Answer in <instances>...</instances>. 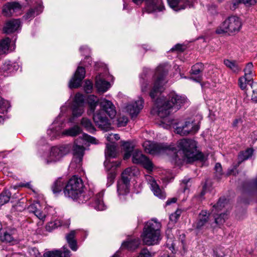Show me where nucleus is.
Instances as JSON below:
<instances>
[{
  "instance_id": "nucleus-50",
  "label": "nucleus",
  "mask_w": 257,
  "mask_h": 257,
  "mask_svg": "<svg viewBox=\"0 0 257 257\" xmlns=\"http://www.w3.org/2000/svg\"><path fill=\"white\" fill-rule=\"evenodd\" d=\"M84 96L82 94L78 93L76 94L75 96L74 104L84 105Z\"/></svg>"
},
{
  "instance_id": "nucleus-54",
  "label": "nucleus",
  "mask_w": 257,
  "mask_h": 257,
  "mask_svg": "<svg viewBox=\"0 0 257 257\" xmlns=\"http://www.w3.org/2000/svg\"><path fill=\"white\" fill-rule=\"evenodd\" d=\"M93 85L91 82L89 80H86L84 85V89L86 93H89L91 92Z\"/></svg>"
},
{
  "instance_id": "nucleus-8",
  "label": "nucleus",
  "mask_w": 257,
  "mask_h": 257,
  "mask_svg": "<svg viewBox=\"0 0 257 257\" xmlns=\"http://www.w3.org/2000/svg\"><path fill=\"white\" fill-rule=\"evenodd\" d=\"M69 150L68 145L52 147L49 156L45 160L46 163L49 164L59 161L69 153Z\"/></svg>"
},
{
  "instance_id": "nucleus-52",
  "label": "nucleus",
  "mask_w": 257,
  "mask_h": 257,
  "mask_svg": "<svg viewBox=\"0 0 257 257\" xmlns=\"http://www.w3.org/2000/svg\"><path fill=\"white\" fill-rule=\"evenodd\" d=\"M115 177V173L114 171H110L108 173L107 183V185L108 186H110L113 183Z\"/></svg>"
},
{
  "instance_id": "nucleus-15",
  "label": "nucleus",
  "mask_w": 257,
  "mask_h": 257,
  "mask_svg": "<svg viewBox=\"0 0 257 257\" xmlns=\"http://www.w3.org/2000/svg\"><path fill=\"white\" fill-rule=\"evenodd\" d=\"M99 104L102 111L107 114L109 116L112 118L116 113L114 105L109 100L105 98L101 99L99 102Z\"/></svg>"
},
{
  "instance_id": "nucleus-12",
  "label": "nucleus",
  "mask_w": 257,
  "mask_h": 257,
  "mask_svg": "<svg viewBox=\"0 0 257 257\" xmlns=\"http://www.w3.org/2000/svg\"><path fill=\"white\" fill-rule=\"evenodd\" d=\"M199 129L198 124H194L193 121H187L181 126L176 127V132L181 136H186L190 133H195Z\"/></svg>"
},
{
  "instance_id": "nucleus-42",
  "label": "nucleus",
  "mask_w": 257,
  "mask_h": 257,
  "mask_svg": "<svg viewBox=\"0 0 257 257\" xmlns=\"http://www.w3.org/2000/svg\"><path fill=\"white\" fill-rule=\"evenodd\" d=\"M81 132V128L79 126L75 125L68 130H66L63 134L69 136L75 137L80 134Z\"/></svg>"
},
{
  "instance_id": "nucleus-13",
  "label": "nucleus",
  "mask_w": 257,
  "mask_h": 257,
  "mask_svg": "<svg viewBox=\"0 0 257 257\" xmlns=\"http://www.w3.org/2000/svg\"><path fill=\"white\" fill-rule=\"evenodd\" d=\"M85 76V70L81 66L78 67L73 77L70 80L69 87L70 88L79 87Z\"/></svg>"
},
{
  "instance_id": "nucleus-61",
  "label": "nucleus",
  "mask_w": 257,
  "mask_h": 257,
  "mask_svg": "<svg viewBox=\"0 0 257 257\" xmlns=\"http://www.w3.org/2000/svg\"><path fill=\"white\" fill-rule=\"evenodd\" d=\"M84 137L86 141H87L88 142H89L92 144H97V140H96V139L95 138L90 136L87 134H84Z\"/></svg>"
},
{
  "instance_id": "nucleus-9",
  "label": "nucleus",
  "mask_w": 257,
  "mask_h": 257,
  "mask_svg": "<svg viewBox=\"0 0 257 257\" xmlns=\"http://www.w3.org/2000/svg\"><path fill=\"white\" fill-rule=\"evenodd\" d=\"M132 161L135 164L141 165L148 171L153 170V164L152 162L148 158L138 150H135L134 152Z\"/></svg>"
},
{
  "instance_id": "nucleus-38",
  "label": "nucleus",
  "mask_w": 257,
  "mask_h": 257,
  "mask_svg": "<svg viewBox=\"0 0 257 257\" xmlns=\"http://www.w3.org/2000/svg\"><path fill=\"white\" fill-rule=\"evenodd\" d=\"M121 162L120 161H112L110 162L109 159H106L104 162V165L106 170L107 171H114L115 169L120 165Z\"/></svg>"
},
{
  "instance_id": "nucleus-4",
  "label": "nucleus",
  "mask_w": 257,
  "mask_h": 257,
  "mask_svg": "<svg viewBox=\"0 0 257 257\" xmlns=\"http://www.w3.org/2000/svg\"><path fill=\"white\" fill-rule=\"evenodd\" d=\"M178 147L181 150L188 163L202 160L203 155L197 150L196 142L191 139H184L178 142Z\"/></svg>"
},
{
  "instance_id": "nucleus-62",
  "label": "nucleus",
  "mask_w": 257,
  "mask_h": 257,
  "mask_svg": "<svg viewBox=\"0 0 257 257\" xmlns=\"http://www.w3.org/2000/svg\"><path fill=\"white\" fill-rule=\"evenodd\" d=\"M39 219L43 220L46 217V214L41 211L39 209L34 214Z\"/></svg>"
},
{
  "instance_id": "nucleus-43",
  "label": "nucleus",
  "mask_w": 257,
  "mask_h": 257,
  "mask_svg": "<svg viewBox=\"0 0 257 257\" xmlns=\"http://www.w3.org/2000/svg\"><path fill=\"white\" fill-rule=\"evenodd\" d=\"M248 84L252 88L253 86V81H249L248 77L242 76L238 79V85L242 90L246 89L247 85Z\"/></svg>"
},
{
  "instance_id": "nucleus-27",
  "label": "nucleus",
  "mask_w": 257,
  "mask_h": 257,
  "mask_svg": "<svg viewBox=\"0 0 257 257\" xmlns=\"http://www.w3.org/2000/svg\"><path fill=\"white\" fill-rule=\"evenodd\" d=\"M87 101L89 107L87 113L90 115L91 113H93L96 107L98 104L99 100L96 96L94 95H90L87 97Z\"/></svg>"
},
{
  "instance_id": "nucleus-6",
  "label": "nucleus",
  "mask_w": 257,
  "mask_h": 257,
  "mask_svg": "<svg viewBox=\"0 0 257 257\" xmlns=\"http://www.w3.org/2000/svg\"><path fill=\"white\" fill-rule=\"evenodd\" d=\"M242 27L240 19L236 16L227 17L216 29L217 34H228L229 35L238 33Z\"/></svg>"
},
{
  "instance_id": "nucleus-17",
  "label": "nucleus",
  "mask_w": 257,
  "mask_h": 257,
  "mask_svg": "<svg viewBox=\"0 0 257 257\" xmlns=\"http://www.w3.org/2000/svg\"><path fill=\"white\" fill-rule=\"evenodd\" d=\"M146 12L152 13L156 11H162L164 9L162 2L159 0H147Z\"/></svg>"
},
{
  "instance_id": "nucleus-21",
  "label": "nucleus",
  "mask_w": 257,
  "mask_h": 257,
  "mask_svg": "<svg viewBox=\"0 0 257 257\" xmlns=\"http://www.w3.org/2000/svg\"><path fill=\"white\" fill-rule=\"evenodd\" d=\"M95 86L99 91L105 92L109 88L110 84L100 75L96 76Z\"/></svg>"
},
{
  "instance_id": "nucleus-44",
  "label": "nucleus",
  "mask_w": 257,
  "mask_h": 257,
  "mask_svg": "<svg viewBox=\"0 0 257 257\" xmlns=\"http://www.w3.org/2000/svg\"><path fill=\"white\" fill-rule=\"evenodd\" d=\"M225 203L226 199L225 198H220L216 204L213 205L211 213H213L214 211L218 212L221 211L225 207Z\"/></svg>"
},
{
  "instance_id": "nucleus-40",
  "label": "nucleus",
  "mask_w": 257,
  "mask_h": 257,
  "mask_svg": "<svg viewBox=\"0 0 257 257\" xmlns=\"http://www.w3.org/2000/svg\"><path fill=\"white\" fill-rule=\"evenodd\" d=\"M253 150L251 148H248L244 151L240 152L238 156L239 161L240 163L250 158L253 154Z\"/></svg>"
},
{
  "instance_id": "nucleus-1",
  "label": "nucleus",
  "mask_w": 257,
  "mask_h": 257,
  "mask_svg": "<svg viewBox=\"0 0 257 257\" xmlns=\"http://www.w3.org/2000/svg\"><path fill=\"white\" fill-rule=\"evenodd\" d=\"M187 101L185 96L179 95L175 93H170L168 99L161 101L160 99L156 100L158 107V114L162 118L160 125L166 129L177 124L175 120L168 117L173 111L179 110Z\"/></svg>"
},
{
  "instance_id": "nucleus-64",
  "label": "nucleus",
  "mask_w": 257,
  "mask_h": 257,
  "mask_svg": "<svg viewBox=\"0 0 257 257\" xmlns=\"http://www.w3.org/2000/svg\"><path fill=\"white\" fill-rule=\"evenodd\" d=\"M149 84L148 82H145L144 80H143L141 82V89L142 91L143 92H146L148 91V87Z\"/></svg>"
},
{
  "instance_id": "nucleus-23",
  "label": "nucleus",
  "mask_w": 257,
  "mask_h": 257,
  "mask_svg": "<svg viewBox=\"0 0 257 257\" xmlns=\"http://www.w3.org/2000/svg\"><path fill=\"white\" fill-rule=\"evenodd\" d=\"M150 184L151 189L155 196L161 199L165 198V194L160 188L159 186L157 184L156 181L151 177L150 179Z\"/></svg>"
},
{
  "instance_id": "nucleus-28",
  "label": "nucleus",
  "mask_w": 257,
  "mask_h": 257,
  "mask_svg": "<svg viewBox=\"0 0 257 257\" xmlns=\"http://www.w3.org/2000/svg\"><path fill=\"white\" fill-rule=\"evenodd\" d=\"M211 213L214 219V223L218 226L223 225L225 220L228 218V215L226 212L218 214V212L214 211Z\"/></svg>"
},
{
  "instance_id": "nucleus-14",
  "label": "nucleus",
  "mask_w": 257,
  "mask_h": 257,
  "mask_svg": "<svg viewBox=\"0 0 257 257\" xmlns=\"http://www.w3.org/2000/svg\"><path fill=\"white\" fill-rule=\"evenodd\" d=\"M22 6L18 2H13L7 3L5 4L3 9L4 15L7 17H10L16 13L20 12Z\"/></svg>"
},
{
  "instance_id": "nucleus-36",
  "label": "nucleus",
  "mask_w": 257,
  "mask_h": 257,
  "mask_svg": "<svg viewBox=\"0 0 257 257\" xmlns=\"http://www.w3.org/2000/svg\"><path fill=\"white\" fill-rule=\"evenodd\" d=\"M11 40L7 38L0 41V55L6 54L9 52Z\"/></svg>"
},
{
  "instance_id": "nucleus-45",
  "label": "nucleus",
  "mask_w": 257,
  "mask_h": 257,
  "mask_svg": "<svg viewBox=\"0 0 257 257\" xmlns=\"http://www.w3.org/2000/svg\"><path fill=\"white\" fill-rule=\"evenodd\" d=\"M0 240L3 242H11L14 240V237L8 231L1 230L0 231Z\"/></svg>"
},
{
  "instance_id": "nucleus-11",
  "label": "nucleus",
  "mask_w": 257,
  "mask_h": 257,
  "mask_svg": "<svg viewBox=\"0 0 257 257\" xmlns=\"http://www.w3.org/2000/svg\"><path fill=\"white\" fill-rule=\"evenodd\" d=\"M93 121L98 127L107 131L110 126L109 120L102 110H98L93 114Z\"/></svg>"
},
{
  "instance_id": "nucleus-7",
  "label": "nucleus",
  "mask_w": 257,
  "mask_h": 257,
  "mask_svg": "<svg viewBox=\"0 0 257 257\" xmlns=\"http://www.w3.org/2000/svg\"><path fill=\"white\" fill-rule=\"evenodd\" d=\"M168 71V65L166 64L160 65L156 69L155 74V81L154 86L150 92V96L154 99L158 94L162 91L165 82L164 76Z\"/></svg>"
},
{
  "instance_id": "nucleus-63",
  "label": "nucleus",
  "mask_w": 257,
  "mask_h": 257,
  "mask_svg": "<svg viewBox=\"0 0 257 257\" xmlns=\"http://www.w3.org/2000/svg\"><path fill=\"white\" fill-rule=\"evenodd\" d=\"M28 210L30 212L35 214L39 210V208L37 207V205L33 204L28 207Z\"/></svg>"
},
{
  "instance_id": "nucleus-24",
  "label": "nucleus",
  "mask_w": 257,
  "mask_h": 257,
  "mask_svg": "<svg viewBox=\"0 0 257 257\" xmlns=\"http://www.w3.org/2000/svg\"><path fill=\"white\" fill-rule=\"evenodd\" d=\"M76 231L72 230L66 235V239L70 248L76 251L77 249V241L75 239Z\"/></svg>"
},
{
  "instance_id": "nucleus-55",
  "label": "nucleus",
  "mask_w": 257,
  "mask_h": 257,
  "mask_svg": "<svg viewBox=\"0 0 257 257\" xmlns=\"http://www.w3.org/2000/svg\"><path fill=\"white\" fill-rule=\"evenodd\" d=\"M56 123V122L55 121L53 124L54 126L52 127L50 130L48 131V134L50 136H52V138L55 137L56 135L59 134L58 131L60 130V128L56 129L54 128V125Z\"/></svg>"
},
{
  "instance_id": "nucleus-37",
  "label": "nucleus",
  "mask_w": 257,
  "mask_h": 257,
  "mask_svg": "<svg viewBox=\"0 0 257 257\" xmlns=\"http://www.w3.org/2000/svg\"><path fill=\"white\" fill-rule=\"evenodd\" d=\"M65 183L61 179H58L54 182L52 186V190L54 194L57 195L64 189Z\"/></svg>"
},
{
  "instance_id": "nucleus-39",
  "label": "nucleus",
  "mask_w": 257,
  "mask_h": 257,
  "mask_svg": "<svg viewBox=\"0 0 257 257\" xmlns=\"http://www.w3.org/2000/svg\"><path fill=\"white\" fill-rule=\"evenodd\" d=\"M84 112V105L74 104L72 109L73 118H70L69 121H73L74 117H77L81 116Z\"/></svg>"
},
{
  "instance_id": "nucleus-57",
  "label": "nucleus",
  "mask_w": 257,
  "mask_h": 257,
  "mask_svg": "<svg viewBox=\"0 0 257 257\" xmlns=\"http://www.w3.org/2000/svg\"><path fill=\"white\" fill-rule=\"evenodd\" d=\"M252 89V94L251 95V100L257 103V83L254 84Z\"/></svg>"
},
{
  "instance_id": "nucleus-34",
  "label": "nucleus",
  "mask_w": 257,
  "mask_h": 257,
  "mask_svg": "<svg viewBox=\"0 0 257 257\" xmlns=\"http://www.w3.org/2000/svg\"><path fill=\"white\" fill-rule=\"evenodd\" d=\"M253 70V66L251 62L247 63L245 68L243 69V72L244 73L243 76L244 77H248L249 81H252L253 80V77L254 75Z\"/></svg>"
},
{
  "instance_id": "nucleus-41",
  "label": "nucleus",
  "mask_w": 257,
  "mask_h": 257,
  "mask_svg": "<svg viewBox=\"0 0 257 257\" xmlns=\"http://www.w3.org/2000/svg\"><path fill=\"white\" fill-rule=\"evenodd\" d=\"M11 195L9 190L6 189L0 194V207L9 201Z\"/></svg>"
},
{
  "instance_id": "nucleus-10",
  "label": "nucleus",
  "mask_w": 257,
  "mask_h": 257,
  "mask_svg": "<svg viewBox=\"0 0 257 257\" xmlns=\"http://www.w3.org/2000/svg\"><path fill=\"white\" fill-rule=\"evenodd\" d=\"M85 148L83 146L74 144L72 147L73 159L70 165L74 167L81 166L84 155Z\"/></svg>"
},
{
  "instance_id": "nucleus-20",
  "label": "nucleus",
  "mask_w": 257,
  "mask_h": 257,
  "mask_svg": "<svg viewBox=\"0 0 257 257\" xmlns=\"http://www.w3.org/2000/svg\"><path fill=\"white\" fill-rule=\"evenodd\" d=\"M209 216L210 213L207 210H202L198 215V219L196 222V228L201 229L209 221Z\"/></svg>"
},
{
  "instance_id": "nucleus-49",
  "label": "nucleus",
  "mask_w": 257,
  "mask_h": 257,
  "mask_svg": "<svg viewBox=\"0 0 257 257\" xmlns=\"http://www.w3.org/2000/svg\"><path fill=\"white\" fill-rule=\"evenodd\" d=\"M25 201L26 200L24 199L20 200L14 206H13L14 209L19 212H21L25 210L27 207Z\"/></svg>"
},
{
  "instance_id": "nucleus-26",
  "label": "nucleus",
  "mask_w": 257,
  "mask_h": 257,
  "mask_svg": "<svg viewBox=\"0 0 257 257\" xmlns=\"http://www.w3.org/2000/svg\"><path fill=\"white\" fill-rule=\"evenodd\" d=\"M130 182H126L121 179L117 183V193L118 195H125L129 192Z\"/></svg>"
},
{
  "instance_id": "nucleus-53",
  "label": "nucleus",
  "mask_w": 257,
  "mask_h": 257,
  "mask_svg": "<svg viewBox=\"0 0 257 257\" xmlns=\"http://www.w3.org/2000/svg\"><path fill=\"white\" fill-rule=\"evenodd\" d=\"M214 169L215 171V175L218 178H220L222 174V167L220 163H216L215 164Z\"/></svg>"
},
{
  "instance_id": "nucleus-56",
  "label": "nucleus",
  "mask_w": 257,
  "mask_h": 257,
  "mask_svg": "<svg viewBox=\"0 0 257 257\" xmlns=\"http://www.w3.org/2000/svg\"><path fill=\"white\" fill-rule=\"evenodd\" d=\"M36 15L35 11L33 9H30L26 14L24 16L25 20L32 19L34 18Z\"/></svg>"
},
{
  "instance_id": "nucleus-48",
  "label": "nucleus",
  "mask_w": 257,
  "mask_h": 257,
  "mask_svg": "<svg viewBox=\"0 0 257 257\" xmlns=\"http://www.w3.org/2000/svg\"><path fill=\"white\" fill-rule=\"evenodd\" d=\"M204 69V65L202 63H198L193 65L191 69V74L197 75L200 74Z\"/></svg>"
},
{
  "instance_id": "nucleus-25",
  "label": "nucleus",
  "mask_w": 257,
  "mask_h": 257,
  "mask_svg": "<svg viewBox=\"0 0 257 257\" xmlns=\"http://www.w3.org/2000/svg\"><path fill=\"white\" fill-rule=\"evenodd\" d=\"M138 172V170L136 167L127 168L122 173L121 179L126 182H130L131 177L136 175Z\"/></svg>"
},
{
  "instance_id": "nucleus-58",
  "label": "nucleus",
  "mask_w": 257,
  "mask_h": 257,
  "mask_svg": "<svg viewBox=\"0 0 257 257\" xmlns=\"http://www.w3.org/2000/svg\"><path fill=\"white\" fill-rule=\"evenodd\" d=\"M240 164V162H238L237 164L235 165H234L232 167V168L228 169L227 173V175H236V174L237 173L236 168Z\"/></svg>"
},
{
  "instance_id": "nucleus-18",
  "label": "nucleus",
  "mask_w": 257,
  "mask_h": 257,
  "mask_svg": "<svg viewBox=\"0 0 257 257\" xmlns=\"http://www.w3.org/2000/svg\"><path fill=\"white\" fill-rule=\"evenodd\" d=\"M171 8L175 11L184 10L188 7H190L189 0H167Z\"/></svg>"
},
{
  "instance_id": "nucleus-5",
  "label": "nucleus",
  "mask_w": 257,
  "mask_h": 257,
  "mask_svg": "<svg viewBox=\"0 0 257 257\" xmlns=\"http://www.w3.org/2000/svg\"><path fill=\"white\" fill-rule=\"evenodd\" d=\"M143 147L146 152L150 154H165L175 160L177 157V149L174 145L154 143L150 141H146L143 144Z\"/></svg>"
},
{
  "instance_id": "nucleus-59",
  "label": "nucleus",
  "mask_w": 257,
  "mask_h": 257,
  "mask_svg": "<svg viewBox=\"0 0 257 257\" xmlns=\"http://www.w3.org/2000/svg\"><path fill=\"white\" fill-rule=\"evenodd\" d=\"M138 257H151V254L147 248L143 249Z\"/></svg>"
},
{
  "instance_id": "nucleus-30",
  "label": "nucleus",
  "mask_w": 257,
  "mask_h": 257,
  "mask_svg": "<svg viewBox=\"0 0 257 257\" xmlns=\"http://www.w3.org/2000/svg\"><path fill=\"white\" fill-rule=\"evenodd\" d=\"M122 147L124 151L123 159L127 160L130 158L132 155V153L134 151V145L131 142H125L123 143Z\"/></svg>"
},
{
  "instance_id": "nucleus-22",
  "label": "nucleus",
  "mask_w": 257,
  "mask_h": 257,
  "mask_svg": "<svg viewBox=\"0 0 257 257\" xmlns=\"http://www.w3.org/2000/svg\"><path fill=\"white\" fill-rule=\"evenodd\" d=\"M44 257H70V251L68 249H65L61 252L59 250H54L52 251H48L44 253Z\"/></svg>"
},
{
  "instance_id": "nucleus-3",
  "label": "nucleus",
  "mask_w": 257,
  "mask_h": 257,
  "mask_svg": "<svg viewBox=\"0 0 257 257\" xmlns=\"http://www.w3.org/2000/svg\"><path fill=\"white\" fill-rule=\"evenodd\" d=\"M83 183L82 179L76 176H73L65 186L64 194L65 197L73 200L79 199L82 203L88 199L83 194Z\"/></svg>"
},
{
  "instance_id": "nucleus-33",
  "label": "nucleus",
  "mask_w": 257,
  "mask_h": 257,
  "mask_svg": "<svg viewBox=\"0 0 257 257\" xmlns=\"http://www.w3.org/2000/svg\"><path fill=\"white\" fill-rule=\"evenodd\" d=\"M140 244V240L139 239H132L122 244V247L126 248L128 249L133 250L138 247Z\"/></svg>"
},
{
  "instance_id": "nucleus-46",
  "label": "nucleus",
  "mask_w": 257,
  "mask_h": 257,
  "mask_svg": "<svg viewBox=\"0 0 257 257\" xmlns=\"http://www.w3.org/2000/svg\"><path fill=\"white\" fill-rule=\"evenodd\" d=\"M10 107V104L8 101L5 100L0 96V113H4L8 111Z\"/></svg>"
},
{
  "instance_id": "nucleus-16",
  "label": "nucleus",
  "mask_w": 257,
  "mask_h": 257,
  "mask_svg": "<svg viewBox=\"0 0 257 257\" xmlns=\"http://www.w3.org/2000/svg\"><path fill=\"white\" fill-rule=\"evenodd\" d=\"M143 99L142 98H139L137 101L127 105L126 110L132 117L137 116L140 110L143 108Z\"/></svg>"
},
{
  "instance_id": "nucleus-32",
  "label": "nucleus",
  "mask_w": 257,
  "mask_h": 257,
  "mask_svg": "<svg viewBox=\"0 0 257 257\" xmlns=\"http://www.w3.org/2000/svg\"><path fill=\"white\" fill-rule=\"evenodd\" d=\"M224 64L234 73H238L241 70V67L236 61L226 59L224 60Z\"/></svg>"
},
{
  "instance_id": "nucleus-47",
  "label": "nucleus",
  "mask_w": 257,
  "mask_h": 257,
  "mask_svg": "<svg viewBox=\"0 0 257 257\" xmlns=\"http://www.w3.org/2000/svg\"><path fill=\"white\" fill-rule=\"evenodd\" d=\"M247 191L250 194H257V178L248 184Z\"/></svg>"
},
{
  "instance_id": "nucleus-19",
  "label": "nucleus",
  "mask_w": 257,
  "mask_h": 257,
  "mask_svg": "<svg viewBox=\"0 0 257 257\" xmlns=\"http://www.w3.org/2000/svg\"><path fill=\"white\" fill-rule=\"evenodd\" d=\"M20 21L19 19H14L8 21L6 23L3 28L5 33L9 34L17 31L20 26Z\"/></svg>"
},
{
  "instance_id": "nucleus-2",
  "label": "nucleus",
  "mask_w": 257,
  "mask_h": 257,
  "mask_svg": "<svg viewBox=\"0 0 257 257\" xmlns=\"http://www.w3.org/2000/svg\"><path fill=\"white\" fill-rule=\"evenodd\" d=\"M161 224L156 219L148 221L145 225L141 237L144 244L148 245L157 244L161 239Z\"/></svg>"
},
{
  "instance_id": "nucleus-29",
  "label": "nucleus",
  "mask_w": 257,
  "mask_h": 257,
  "mask_svg": "<svg viewBox=\"0 0 257 257\" xmlns=\"http://www.w3.org/2000/svg\"><path fill=\"white\" fill-rule=\"evenodd\" d=\"M116 145L114 143L106 145L105 150V156L106 159L114 158L117 156Z\"/></svg>"
},
{
  "instance_id": "nucleus-35",
  "label": "nucleus",
  "mask_w": 257,
  "mask_h": 257,
  "mask_svg": "<svg viewBox=\"0 0 257 257\" xmlns=\"http://www.w3.org/2000/svg\"><path fill=\"white\" fill-rule=\"evenodd\" d=\"M81 124L87 132L90 133H93L96 131L90 120L86 117L82 118Z\"/></svg>"
},
{
  "instance_id": "nucleus-51",
  "label": "nucleus",
  "mask_w": 257,
  "mask_h": 257,
  "mask_svg": "<svg viewBox=\"0 0 257 257\" xmlns=\"http://www.w3.org/2000/svg\"><path fill=\"white\" fill-rule=\"evenodd\" d=\"M127 122V117L125 116H119L117 119V126L118 127L124 126L126 125Z\"/></svg>"
},
{
  "instance_id": "nucleus-60",
  "label": "nucleus",
  "mask_w": 257,
  "mask_h": 257,
  "mask_svg": "<svg viewBox=\"0 0 257 257\" xmlns=\"http://www.w3.org/2000/svg\"><path fill=\"white\" fill-rule=\"evenodd\" d=\"M180 213H178V211H176L170 216V219L173 223H175L177 222Z\"/></svg>"
},
{
  "instance_id": "nucleus-31",
  "label": "nucleus",
  "mask_w": 257,
  "mask_h": 257,
  "mask_svg": "<svg viewBox=\"0 0 257 257\" xmlns=\"http://www.w3.org/2000/svg\"><path fill=\"white\" fill-rule=\"evenodd\" d=\"M103 195L102 192L98 193L93 203L94 208L97 210H103L105 209V206L102 200Z\"/></svg>"
}]
</instances>
